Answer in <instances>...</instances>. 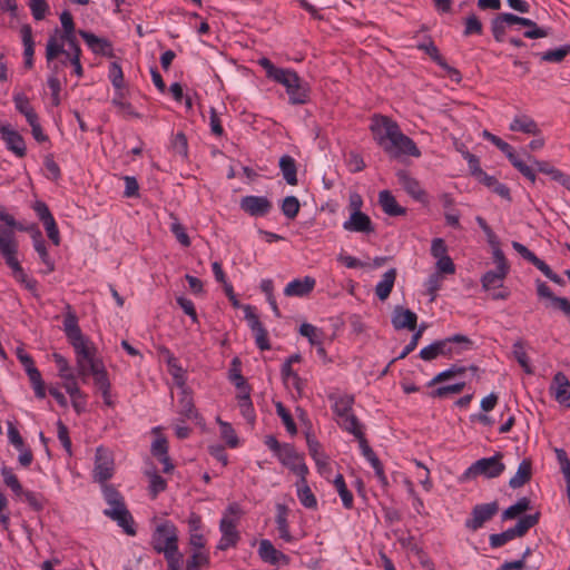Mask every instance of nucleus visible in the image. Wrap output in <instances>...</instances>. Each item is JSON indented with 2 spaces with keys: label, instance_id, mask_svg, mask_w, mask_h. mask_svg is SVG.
Instances as JSON below:
<instances>
[{
  "label": "nucleus",
  "instance_id": "obj_1",
  "mask_svg": "<svg viewBox=\"0 0 570 570\" xmlns=\"http://www.w3.org/2000/svg\"><path fill=\"white\" fill-rule=\"evenodd\" d=\"M370 129L374 139L392 158L401 156L419 157L421 151L415 142L402 132L400 126L386 116H373Z\"/></svg>",
  "mask_w": 570,
  "mask_h": 570
},
{
  "label": "nucleus",
  "instance_id": "obj_2",
  "mask_svg": "<svg viewBox=\"0 0 570 570\" xmlns=\"http://www.w3.org/2000/svg\"><path fill=\"white\" fill-rule=\"evenodd\" d=\"M473 342L463 334H454L443 340H438L420 351L419 356L426 362L433 361L439 356L453 357L465 351L471 350Z\"/></svg>",
  "mask_w": 570,
  "mask_h": 570
},
{
  "label": "nucleus",
  "instance_id": "obj_3",
  "mask_svg": "<svg viewBox=\"0 0 570 570\" xmlns=\"http://www.w3.org/2000/svg\"><path fill=\"white\" fill-rule=\"evenodd\" d=\"M178 534L176 525L170 521H164L154 530L150 544L157 553L164 556L178 551Z\"/></svg>",
  "mask_w": 570,
  "mask_h": 570
},
{
  "label": "nucleus",
  "instance_id": "obj_4",
  "mask_svg": "<svg viewBox=\"0 0 570 570\" xmlns=\"http://www.w3.org/2000/svg\"><path fill=\"white\" fill-rule=\"evenodd\" d=\"M539 513L525 514L519 519L515 525L507 529L501 533H493L489 535V543L492 549L503 547L509 541L515 538L524 537L528 531L539 522Z\"/></svg>",
  "mask_w": 570,
  "mask_h": 570
},
{
  "label": "nucleus",
  "instance_id": "obj_5",
  "mask_svg": "<svg viewBox=\"0 0 570 570\" xmlns=\"http://www.w3.org/2000/svg\"><path fill=\"white\" fill-rule=\"evenodd\" d=\"M502 458L503 454L497 452L493 456L476 460L465 470L463 474L464 479H472L480 475L487 479L500 476L505 470Z\"/></svg>",
  "mask_w": 570,
  "mask_h": 570
},
{
  "label": "nucleus",
  "instance_id": "obj_6",
  "mask_svg": "<svg viewBox=\"0 0 570 570\" xmlns=\"http://www.w3.org/2000/svg\"><path fill=\"white\" fill-rule=\"evenodd\" d=\"M239 513V507L236 503L228 505L224 517L219 522V530L222 538L217 544L218 550H227L235 547L240 539L239 532L237 531L238 518H232L230 515H237Z\"/></svg>",
  "mask_w": 570,
  "mask_h": 570
},
{
  "label": "nucleus",
  "instance_id": "obj_7",
  "mask_svg": "<svg viewBox=\"0 0 570 570\" xmlns=\"http://www.w3.org/2000/svg\"><path fill=\"white\" fill-rule=\"evenodd\" d=\"M70 52L65 50L63 45L59 43L56 36H50L46 46L47 66L50 69V76L58 77L61 68L67 66Z\"/></svg>",
  "mask_w": 570,
  "mask_h": 570
},
{
  "label": "nucleus",
  "instance_id": "obj_8",
  "mask_svg": "<svg viewBox=\"0 0 570 570\" xmlns=\"http://www.w3.org/2000/svg\"><path fill=\"white\" fill-rule=\"evenodd\" d=\"M75 353L77 373L83 382H87L89 375L95 374L104 366L102 361L96 357V348L92 346L81 348Z\"/></svg>",
  "mask_w": 570,
  "mask_h": 570
},
{
  "label": "nucleus",
  "instance_id": "obj_9",
  "mask_svg": "<svg viewBox=\"0 0 570 570\" xmlns=\"http://www.w3.org/2000/svg\"><path fill=\"white\" fill-rule=\"evenodd\" d=\"M353 403V396H338L335 399L333 409L337 424L356 436V417L351 413Z\"/></svg>",
  "mask_w": 570,
  "mask_h": 570
},
{
  "label": "nucleus",
  "instance_id": "obj_10",
  "mask_svg": "<svg viewBox=\"0 0 570 570\" xmlns=\"http://www.w3.org/2000/svg\"><path fill=\"white\" fill-rule=\"evenodd\" d=\"M499 512V503L492 501L489 503H481L473 507L471 518L465 520V528L476 531L484 525L488 521Z\"/></svg>",
  "mask_w": 570,
  "mask_h": 570
},
{
  "label": "nucleus",
  "instance_id": "obj_11",
  "mask_svg": "<svg viewBox=\"0 0 570 570\" xmlns=\"http://www.w3.org/2000/svg\"><path fill=\"white\" fill-rule=\"evenodd\" d=\"M114 475L112 453L104 446H98L95 455L94 479L99 483H105Z\"/></svg>",
  "mask_w": 570,
  "mask_h": 570
},
{
  "label": "nucleus",
  "instance_id": "obj_12",
  "mask_svg": "<svg viewBox=\"0 0 570 570\" xmlns=\"http://www.w3.org/2000/svg\"><path fill=\"white\" fill-rule=\"evenodd\" d=\"M110 508L104 511L105 515L116 521L119 527L129 535H135L134 519L126 508L124 498L117 500V503L109 504Z\"/></svg>",
  "mask_w": 570,
  "mask_h": 570
},
{
  "label": "nucleus",
  "instance_id": "obj_13",
  "mask_svg": "<svg viewBox=\"0 0 570 570\" xmlns=\"http://www.w3.org/2000/svg\"><path fill=\"white\" fill-rule=\"evenodd\" d=\"M245 318L248 322V326L250 327L255 343L257 347L262 351H267L271 348L268 332L259 321L258 316L255 314L253 306L244 305L243 306Z\"/></svg>",
  "mask_w": 570,
  "mask_h": 570
},
{
  "label": "nucleus",
  "instance_id": "obj_14",
  "mask_svg": "<svg viewBox=\"0 0 570 570\" xmlns=\"http://www.w3.org/2000/svg\"><path fill=\"white\" fill-rule=\"evenodd\" d=\"M358 449L361 451V454L364 456V459L371 464V466L374 469L375 475L379 479V481L383 484H387V479L384 473V468L376 455V453L373 451V449L370 446L363 431L362 425L358 423Z\"/></svg>",
  "mask_w": 570,
  "mask_h": 570
},
{
  "label": "nucleus",
  "instance_id": "obj_15",
  "mask_svg": "<svg viewBox=\"0 0 570 570\" xmlns=\"http://www.w3.org/2000/svg\"><path fill=\"white\" fill-rule=\"evenodd\" d=\"M281 462L296 473L299 479L306 476L308 468L304 462V458L292 445H283L278 453Z\"/></svg>",
  "mask_w": 570,
  "mask_h": 570
},
{
  "label": "nucleus",
  "instance_id": "obj_16",
  "mask_svg": "<svg viewBox=\"0 0 570 570\" xmlns=\"http://www.w3.org/2000/svg\"><path fill=\"white\" fill-rule=\"evenodd\" d=\"M242 210L254 217H264L273 208L272 202L265 196H245L239 202Z\"/></svg>",
  "mask_w": 570,
  "mask_h": 570
},
{
  "label": "nucleus",
  "instance_id": "obj_17",
  "mask_svg": "<svg viewBox=\"0 0 570 570\" xmlns=\"http://www.w3.org/2000/svg\"><path fill=\"white\" fill-rule=\"evenodd\" d=\"M417 49L424 51L428 56H430V58L438 65L440 66L444 71H446V73L449 75V77L459 82L461 80V73L458 69H455L454 67H451L446 60L442 57V55L440 53L438 47L434 45V42L432 40H430L429 42H423V43H420L417 45Z\"/></svg>",
  "mask_w": 570,
  "mask_h": 570
},
{
  "label": "nucleus",
  "instance_id": "obj_18",
  "mask_svg": "<svg viewBox=\"0 0 570 570\" xmlns=\"http://www.w3.org/2000/svg\"><path fill=\"white\" fill-rule=\"evenodd\" d=\"M0 134L9 150L17 157L22 158L26 156L27 148L24 139L17 130H13L9 125H1Z\"/></svg>",
  "mask_w": 570,
  "mask_h": 570
},
{
  "label": "nucleus",
  "instance_id": "obj_19",
  "mask_svg": "<svg viewBox=\"0 0 570 570\" xmlns=\"http://www.w3.org/2000/svg\"><path fill=\"white\" fill-rule=\"evenodd\" d=\"M78 33L85 40V42L94 53L106 56L109 58L114 57L112 45L108 39L99 38L96 35L86 30H79Z\"/></svg>",
  "mask_w": 570,
  "mask_h": 570
},
{
  "label": "nucleus",
  "instance_id": "obj_20",
  "mask_svg": "<svg viewBox=\"0 0 570 570\" xmlns=\"http://www.w3.org/2000/svg\"><path fill=\"white\" fill-rule=\"evenodd\" d=\"M550 391L560 404L570 407V381L563 372L554 374Z\"/></svg>",
  "mask_w": 570,
  "mask_h": 570
},
{
  "label": "nucleus",
  "instance_id": "obj_21",
  "mask_svg": "<svg viewBox=\"0 0 570 570\" xmlns=\"http://www.w3.org/2000/svg\"><path fill=\"white\" fill-rule=\"evenodd\" d=\"M396 178L400 186L415 200L424 202L425 191L421 188L420 183L413 178L409 171L400 169L396 171Z\"/></svg>",
  "mask_w": 570,
  "mask_h": 570
},
{
  "label": "nucleus",
  "instance_id": "obj_22",
  "mask_svg": "<svg viewBox=\"0 0 570 570\" xmlns=\"http://www.w3.org/2000/svg\"><path fill=\"white\" fill-rule=\"evenodd\" d=\"M392 325L395 330L407 328L415 330L417 324V316L414 312L402 306H395L392 314Z\"/></svg>",
  "mask_w": 570,
  "mask_h": 570
},
{
  "label": "nucleus",
  "instance_id": "obj_23",
  "mask_svg": "<svg viewBox=\"0 0 570 570\" xmlns=\"http://www.w3.org/2000/svg\"><path fill=\"white\" fill-rule=\"evenodd\" d=\"M258 554L264 562L269 564H287L289 562V558L278 551L267 539L259 542Z\"/></svg>",
  "mask_w": 570,
  "mask_h": 570
},
{
  "label": "nucleus",
  "instance_id": "obj_24",
  "mask_svg": "<svg viewBox=\"0 0 570 570\" xmlns=\"http://www.w3.org/2000/svg\"><path fill=\"white\" fill-rule=\"evenodd\" d=\"M315 284V279L311 276H305L303 279L296 278L286 285L284 294L288 297H303L314 289Z\"/></svg>",
  "mask_w": 570,
  "mask_h": 570
},
{
  "label": "nucleus",
  "instance_id": "obj_25",
  "mask_svg": "<svg viewBox=\"0 0 570 570\" xmlns=\"http://www.w3.org/2000/svg\"><path fill=\"white\" fill-rule=\"evenodd\" d=\"M0 220L4 225L0 226V243L14 239V229L24 230V227L19 224L14 217L8 214L3 206L0 205Z\"/></svg>",
  "mask_w": 570,
  "mask_h": 570
},
{
  "label": "nucleus",
  "instance_id": "obj_26",
  "mask_svg": "<svg viewBox=\"0 0 570 570\" xmlns=\"http://www.w3.org/2000/svg\"><path fill=\"white\" fill-rule=\"evenodd\" d=\"M509 129L515 132H523L532 136H539L541 130L538 124L528 115H518L510 122Z\"/></svg>",
  "mask_w": 570,
  "mask_h": 570
},
{
  "label": "nucleus",
  "instance_id": "obj_27",
  "mask_svg": "<svg viewBox=\"0 0 570 570\" xmlns=\"http://www.w3.org/2000/svg\"><path fill=\"white\" fill-rule=\"evenodd\" d=\"M379 204L383 212L391 217L402 216L406 213V209L399 205L393 194L386 189L380 191Z\"/></svg>",
  "mask_w": 570,
  "mask_h": 570
},
{
  "label": "nucleus",
  "instance_id": "obj_28",
  "mask_svg": "<svg viewBox=\"0 0 570 570\" xmlns=\"http://www.w3.org/2000/svg\"><path fill=\"white\" fill-rule=\"evenodd\" d=\"M532 476V462L524 459L518 466L517 473L509 481L511 489H519L531 480Z\"/></svg>",
  "mask_w": 570,
  "mask_h": 570
},
{
  "label": "nucleus",
  "instance_id": "obj_29",
  "mask_svg": "<svg viewBox=\"0 0 570 570\" xmlns=\"http://www.w3.org/2000/svg\"><path fill=\"white\" fill-rule=\"evenodd\" d=\"M395 278L396 269L391 268L383 274L382 279L376 284L375 294L381 301H385L390 296L394 286Z\"/></svg>",
  "mask_w": 570,
  "mask_h": 570
},
{
  "label": "nucleus",
  "instance_id": "obj_30",
  "mask_svg": "<svg viewBox=\"0 0 570 570\" xmlns=\"http://www.w3.org/2000/svg\"><path fill=\"white\" fill-rule=\"evenodd\" d=\"M279 168L286 183L291 186L297 185V167L295 159L289 155H284L279 159Z\"/></svg>",
  "mask_w": 570,
  "mask_h": 570
},
{
  "label": "nucleus",
  "instance_id": "obj_31",
  "mask_svg": "<svg viewBox=\"0 0 570 570\" xmlns=\"http://www.w3.org/2000/svg\"><path fill=\"white\" fill-rule=\"evenodd\" d=\"M286 92L288 95L289 102L293 105H303L308 100V85L301 78L298 81L293 83L292 88L286 89Z\"/></svg>",
  "mask_w": 570,
  "mask_h": 570
},
{
  "label": "nucleus",
  "instance_id": "obj_32",
  "mask_svg": "<svg viewBox=\"0 0 570 570\" xmlns=\"http://www.w3.org/2000/svg\"><path fill=\"white\" fill-rule=\"evenodd\" d=\"M466 161L471 175L474 176L479 180V183L483 185L494 184L495 177L490 176L484 170H482V168L480 167V160L475 155L466 156Z\"/></svg>",
  "mask_w": 570,
  "mask_h": 570
},
{
  "label": "nucleus",
  "instance_id": "obj_33",
  "mask_svg": "<svg viewBox=\"0 0 570 570\" xmlns=\"http://www.w3.org/2000/svg\"><path fill=\"white\" fill-rule=\"evenodd\" d=\"M32 237H33V240H35V244H33L35 245V249L39 254L41 261L47 266L46 273H51L55 269V264H53V262L49 257V254H48V250H47V246H46V242L42 238L41 232L39 229L33 230Z\"/></svg>",
  "mask_w": 570,
  "mask_h": 570
},
{
  "label": "nucleus",
  "instance_id": "obj_34",
  "mask_svg": "<svg viewBox=\"0 0 570 570\" xmlns=\"http://www.w3.org/2000/svg\"><path fill=\"white\" fill-rule=\"evenodd\" d=\"M276 510V524L279 538L286 542H291L293 540V537L288 530L287 508L284 504H277Z\"/></svg>",
  "mask_w": 570,
  "mask_h": 570
},
{
  "label": "nucleus",
  "instance_id": "obj_35",
  "mask_svg": "<svg viewBox=\"0 0 570 570\" xmlns=\"http://www.w3.org/2000/svg\"><path fill=\"white\" fill-rule=\"evenodd\" d=\"M297 495L301 503L307 509H314L317 505V501L312 490L309 489L306 476L301 478L297 482Z\"/></svg>",
  "mask_w": 570,
  "mask_h": 570
},
{
  "label": "nucleus",
  "instance_id": "obj_36",
  "mask_svg": "<svg viewBox=\"0 0 570 570\" xmlns=\"http://www.w3.org/2000/svg\"><path fill=\"white\" fill-rule=\"evenodd\" d=\"M530 504H531V501L529 498L523 497V498L519 499L514 504L510 505L502 512V514H501L502 521L515 519L519 514L528 511L531 508Z\"/></svg>",
  "mask_w": 570,
  "mask_h": 570
},
{
  "label": "nucleus",
  "instance_id": "obj_37",
  "mask_svg": "<svg viewBox=\"0 0 570 570\" xmlns=\"http://www.w3.org/2000/svg\"><path fill=\"white\" fill-rule=\"evenodd\" d=\"M509 272L502 269L488 271L481 278V283L484 289H491L501 287L503 279Z\"/></svg>",
  "mask_w": 570,
  "mask_h": 570
},
{
  "label": "nucleus",
  "instance_id": "obj_38",
  "mask_svg": "<svg viewBox=\"0 0 570 570\" xmlns=\"http://www.w3.org/2000/svg\"><path fill=\"white\" fill-rule=\"evenodd\" d=\"M570 53V45H563L559 48L538 53L541 61L559 63Z\"/></svg>",
  "mask_w": 570,
  "mask_h": 570
},
{
  "label": "nucleus",
  "instance_id": "obj_39",
  "mask_svg": "<svg viewBox=\"0 0 570 570\" xmlns=\"http://www.w3.org/2000/svg\"><path fill=\"white\" fill-rule=\"evenodd\" d=\"M1 475L3 478L4 484L8 488H10L16 495L21 497L22 493H24V490H23L19 479L17 478V475L12 472V470L10 468H8L6 465L2 466Z\"/></svg>",
  "mask_w": 570,
  "mask_h": 570
},
{
  "label": "nucleus",
  "instance_id": "obj_40",
  "mask_svg": "<svg viewBox=\"0 0 570 570\" xmlns=\"http://www.w3.org/2000/svg\"><path fill=\"white\" fill-rule=\"evenodd\" d=\"M468 368L464 366H460L456 364L451 365L448 370L440 372L436 374L429 383L428 386H434L439 383H442L446 380H450L456 375H462L465 373Z\"/></svg>",
  "mask_w": 570,
  "mask_h": 570
},
{
  "label": "nucleus",
  "instance_id": "obj_41",
  "mask_svg": "<svg viewBox=\"0 0 570 570\" xmlns=\"http://www.w3.org/2000/svg\"><path fill=\"white\" fill-rule=\"evenodd\" d=\"M237 399H238V405H239V409H240V412H242L243 416L248 422H254L255 414H254L253 403L250 401L249 390L240 392L237 395Z\"/></svg>",
  "mask_w": 570,
  "mask_h": 570
},
{
  "label": "nucleus",
  "instance_id": "obj_42",
  "mask_svg": "<svg viewBox=\"0 0 570 570\" xmlns=\"http://www.w3.org/2000/svg\"><path fill=\"white\" fill-rule=\"evenodd\" d=\"M513 356L517 360V362L520 364V366L524 370L525 373L531 374L532 367L529 362V357L527 355V352L524 350V344L522 340L517 341L513 346Z\"/></svg>",
  "mask_w": 570,
  "mask_h": 570
},
{
  "label": "nucleus",
  "instance_id": "obj_43",
  "mask_svg": "<svg viewBox=\"0 0 570 570\" xmlns=\"http://www.w3.org/2000/svg\"><path fill=\"white\" fill-rule=\"evenodd\" d=\"M271 79L283 85L286 89H289L293 87L295 81H298L299 77L295 71L291 69L279 68Z\"/></svg>",
  "mask_w": 570,
  "mask_h": 570
},
{
  "label": "nucleus",
  "instance_id": "obj_44",
  "mask_svg": "<svg viewBox=\"0 0 570 570\" xmlns=\"http://www.w3.org/2000/svg\"><path fill=\"white\" fill-rule=\"evenodd\" d=\"M271 79L283 85L286 89H289L293 87L295 81H298L299 77L295 71L291 69L279 68Z\"/></svg>",
  "mask_w": 570,
  "mask_h": 570
},
{
  "label": "nucleus",
  "instance_id": "obj_45",
  "mask_svg": "<svg viewBox=\"0 0 570 570\" xmlns=\"http://www.w3.org/2000/svg\"><path fill=\"white\" fill-rule=\"evenodd\" d=\"M299 334L308 340L312 345H321L323 332L309 323L299 326Z\"/></svg>",
  "mask_w": 570,
  "mask_h": 570
},
{
  "label": "nucleus",
  "instance_id": "obj_46",
  "mask_svg": "<svg viewBox=\"0 0 570 570\" xmlns=\"http://www.w3.org/2000/svg\"><path fill=\"white\" fill-rule=\"evenodd\" d=\"M334 485L340 493L343 504L345 508L351 509L353 507L354 497L353 493L346 488L344 478L342 474H337L334 479Z\"/></svg>",
  "mask_w": 570,
  "mask_h": 570
},
{
  "label": "nucleus",
  "instance_id": "obj_47",
  "mask_svg": "<svg viewBox=\"0 0 570 570\" xmlns=\"http://www.w3.org/2000/svg\"><path fill=\"white\" fill-rule=\"evenodd\" d=\"M465 387V382H459L451 385H443L439 386L435 390H433L430 395L433 399H443L446 397L450 394H459L461 393Z\"/></svg>",
  "mask_w": 570,
  "mask_h": 570
},
{
  "label": "nucleus",
  "instance_id": "obj_48",
  "mask_svg": "<svg viewBox=\"0 0 570 570\" xmlns=\"http://www.w3.org/2000/svg\"><path fill=\"white\" fill-rule=\"evenodd\" d=\"M209 564V556L204 551H194L188 558L186 570H200L202 567Z\"/></svg>",
  "mask_w": 570,
  "mask_h": 570
},
{
  "label": "nucleus",
  "instance_id": "obj_49",
  "mask_svg": "<svg viewBox=\"0 0 570 570\" xmlns=\"http://www.w3.org/2000/svg\"><path fill=\"white\" fill-rule=\"evenodd\" d=\"M281 208L284 216L288 219H294L298 215L301 204L297 197L287 196L283 199Z\"/></svg>",
  "mask_w": 570,
  "mask_h": 570
},
{
  "label": "nucleus",
  "instance_id": "obj_50",
  "mask_svg": "<svg viewBox=\"0 0 570 570\" xmlns=\"http://www.w3.org/2000/svg\"><path fill=\"white\" fill-rule=\"evenodd\" d=\"M21 38L24 47V58H33L35 42L32 38V29L29 24H23L21 27Z\"/></svg>",
  "mask_w": 570,
  "mask_h": 570
},
{
  "label": "nucleus",
  "instance_id": "obj_51",
  "mask_svg": "<svg viewBox=\"0 0 570 570\" xmlns=\"http://www.w3.org/2000/svg\"><path fill=\"white\" fill-rule=\"evenodd\" d=\"M146 474L150 480L149 491L151 497L156 498L158 493L165 491L167 487L166 480L161 478L156 471H146Z\"/></svg>",
  "mask_w": 570,
  "mask_h": 570
},
{
  "label": "nucleus",
  "instance_id": "obj_52",
  "mask_svg": "<svg viewBox=\"0 0 570 570\" xmlns=\"http://www.w3.org/2000/svg\"><path fill=\"white\" fill-rule=\"evenodd\" d=\"M508 28H509V26L505 24L504 21L502 20L501 13L497 14L491 20V31H492L493 38L498 42L504 41Z\"/></svg>",
  "mask_w": 570,
  "mask_h": 570
},
{
  "label": "nucleus",
  "instance_id": "obj_53",
  "mask_svg": "<svg viewBox=\"0 0 570 570\" xmlns=\"http://www.w3.org/2000/svg\"><path fill=\"white\" fill-rule=\"evenodd\" d=\"M217 422L220 426L222 438L226 441L228 446L236 448L238 445V438L233 426L229 423L222 421L219 417L217 419Z\"/></svg>",
  "mask_w": 570,
  "mask_h": 570
},
{
  "label": "nucleus",
  "instance_id": "obj_54",
  "mask_svg": "<svg viewBox=\"0 0 570 570\" xmlns=\"http://www.w3.org/2000/svg\"><path fill=\"white\" fill-rule=\"evenodd\" d=\"M276 413L282 419L286 430L291 434H295L297 432L296 424L288 412V410L283 405V403H276Z\"/></svg>",
  "mask_w": 570,
  "mask_h": 570
},
{
  "label": "nucleus",
  "instance_id": "obj_55",
  "mask_svg": "<svg viewBox=\"0 0 570 570\" xmlns=\"http://www.w3.org/2000/svg\"><path fill=\"white\" fill-rule=\"evenodd\" d=\"M167 364L169 367V373L171 374L175 383L178 386L185 385V372L184 370L177 364L176 357H174L171 354H169Z\"/></svg>",
  "mask_w": 570,
  "mask_h": 570
},
{
  "label": "nucleus",
  "instance_id": "obj_56",
  "mask_svg": "<svg viewBox=\"0 0 570 570\" xmlns=\"http://www.w3.org/2000/svg\"><path fill=\"white\" fill-rule=\"evenodd\" d=\"M424 330L425 325H421L420 328L412 335L411 341L404 346L400 355L392 360V363H394L397 360L405 358L410 353H412L416 348L419 340L421 338Z\"/></svg>",
  "mask_w": 570,
  "mask_h": 570
},
{
  "label": "nucleus",
  "instance_id": "obj_57",
  "mask_svg": "<svg viewBox=\"0 0 570 570\" xmlns=\"http://www.w3.org/2000/svg\"><path fill=\"white\" fill-rule=\"evenodd\" d=\"M442 276L439 273H433L429 276L425 282L426 293L431 296V301H434L438 296V291L442 285Z\"/></svg>",
  "mask_w": 570,
  "mask_h": 570
},
{
  "label": "nucleus",
  "instance_id": "obj_58",
  "mask_svg": "<svg viewBox=\"0 0 570 570\" xmlns=\"http://www.w3.org/2000/svg\"><path fill=\"white\" fill-rule=\"evenodd\" d=\"M464 24H465V28H464L463 35L465 37L474 35V33L481 35L483 31V26L475 14L469 16L465 19Z\"/></svg>",
  "mask_w": 570,
  "mask_h": 570
},
{
  "label": "nucleus",
  "instance_id": "obj_59",
  "mask_svg": "<svg viewBox=\"0 0 570 570\" xmlns=\"http://www.w3.org/2000/svg\"><path fill=\"white\" fill-rule=\"evenodd\" d=\"M170 230L183 246L188 247L190 245V238L177 218L171 223Z\"/></svg>",
  "mask_w": 570,
  "mask_h": 570
},
{
  "label": "nucleus",
  "instance_id": "obj_60",
  "mask_svg": "<svg viewBox=\"0 0 570 570\" xmlns=\"http://www.w3.org/2000/svg\"><path fill=\"white\" fill-rule=\"evenodd\" d=\"M70 344L72 345L75 352L81 350V348H87L89 347L88 344L86 343L85 338H83V335L81 333V330L80 327L76 328L75 332L73 330L72 331H68L66 333Z\"/></svg>",
  "mask_w": 570,
  "mask_h": 570
},
{
  "label": "nucleus",
  "instance_id": "obj_61",
  "mask_svg": "<svg viewBox=\"0 0 570 570\" xmlns=\"http://www.w3.org/2000/svg\"><path fill=\"white\" fill-rule=\"evenodd\" d=\"M53 360L58 366L59 370V376L63 380H70L73 376V372L70 368L68 361L60 354L55 353Z\"/></svg>",
  "mask_w": 570,
  "mask_h": 570
},
{
  "label": "nucleus",
  "instance_id": "obj_62",
  "mask_svg": "<svg viewBox=\"0 0 570 570\" xmlns=\"http://www.w3.org/2000/svg\"><path fill=\"white\" fill-rule=\"evenodd\" d=\"M109 79L115 88L121 89L124 86V72L118 62H111L109 68Z\"/></svg>",
  "mask_w": 570,
  "mask_h": 570
},
{
  "label": "nucleus",
  "instance_id": "obj_63",
  "mask_svg": "<svg viewBox=\"0 0 570 570\" xmlns=\"http://www.w3.org/2000/svg\"><path fill=\"white\" fill-rule=\"evenodd\" d=\"M31 13L36 20H42L49 9L46 0H30L29 2Z\"/></svg>",
  "mask_w": 570,
  "mask_h": 570
},
{
  "label": "nucleus",
  "instance_id": "obj_64",
  "mask_svg": "<svg viewBox=\"0 0 570 570\" xmlns=\"http://www.w3.org/2000/svg\"><path fill=\"white\" fill-rule=\"evenodd\" d=\"M497 570H539L538 566L524 564V560L503 562Z\"/></svg>",
  "mask_w": 570,
  "mask_h": 570
}]
</instances>
